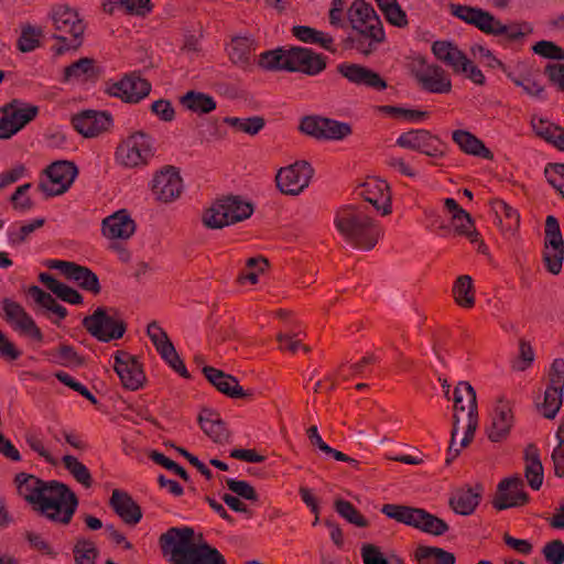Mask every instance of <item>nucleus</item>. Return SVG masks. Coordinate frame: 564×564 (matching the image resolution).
Wrapping results in <instances>:
<instances>
[{
  "label": "nucleus",
  "mask_w": 564,
  "mask_h": 564,
  "mask_svg": "<svg viewBox=\"0 0 564 564\" xmlns=\"http://www.w3.org/2000/svg\"><path fill=\"white\" fill-rule=\"evenodd\" d=\"M456 302L463 307H471L475 304L473 294V280L469 275H460L453 289Z\"/></svg>",
  "instance_id": "obj_46"
},
{
  "label": "nucleus",
  "mask_w": 564,
  "mask_h": 564,
  "mask_svg": "<svg viewBox=\"0 0 564 564\" xmlns=\"http://www.w3.org/2000/svg\"><path fill=\"white\" fill-rule=\"evenodd\" d=\"M151 85L135 74L127 75L121 80L108 87L111 96L121 98L127 102H138L149 95Z\"/></svg>",
  "instance_id": "obj_18"
},
{
  "label": "nucleus",
  "mask_w": 564,
  "mask_h": 564,
  "mask_svg": "<svg viewBox=\"0 0 564 564\" xmlns=\"http://www.w3.org/2000/svg\"><path fill=\"white\" fill-rule=\"evenodd\" d=\"M453 140L458 147L466 153L476 156L490 159L491 152L485 147V144L471 133L465 130H456L453 132Z\"/></svg>",
  "instance_id": "obj_36"
},
{
  "label": "nucleus",
  "mask_w": 564,
  "mask_h": 564,
  "mask_svg": "<svg viewBox=\"0 0 564 564\" xmlns=\"http://www.w3.org/2000/svg\"><path fill=\"white\" fill-rule=\"evenodd\" d=\"M419 79L422 86L435 94H445L451 91L452 82L447 73L438 65L429 64L420 73Z\"/></svg>",
  "instance_id": "obj_26"
},
{
  "label": "nucleus",
  "mask_w": 564,
  "mask_h": 564,
  "mask_svg": "<svg viewBox=\"0 0 564 564\" xmlns=\"http://www.w3.org/2000/svg\"><path fill=\"white\" fill-rule=\"evenodd\" d=\"M314 170L306 161H297L279 170L275 181L279 189L288 195H299L308 186Z\"/></svg>",
  "instance_id": "obj_9"
},
{
  "label": "nucleus",
  "mask_w": 564,
  "mask_h": 564,
  "mask_svg": "<svg viewBox=\"0 0 564 564\" xmlns=\"http://www.w3.org/2000/svg\"><path fill=\"white\" fill-rule=\"evenodd\" d=\"M544 262L552 274L561 272L564 259V241L560 225L554 216H547L545 221Z\"/></svg>",
  "instance_id": "obj_12"
},
{
  "label": "nucleus",
  "mask_w": 564,
  "mask_h": 564,
  "mask_svg": "<svg viewBox=\"0 0 564 564\" xmlns=\"http://www.w3.org/2000/svg\"><path fill=\"white\" fill-rule=\"evenodd\" d=\"M45 173L46 176L39 186L45 194L54 196L68 189L77 175V169L68 161H57L52 163Z\"/></svg>",
  "instance_id": "obj_11"
},
{
  "label": "nucleus",
  "mask_w": 564,
  "mask_h": 564,
  "mask_svg": "<svg viewBox=\"0 0 564 564\" xmlns=\"http://www.w3.org/2000/svg\"><path fill=\"white\" fill-rule=\"evenodd\" d=\"M336 511L340 517L346 519L348 522L364 528L367 525V520L357 511V509L348 501L337 499L335 501Z\"/></svg>",
  "instance_id": "obj_55"
},
{
  "label": "nucleus",
  "mask_w": 564,
  "mask_h": 564,
  "mask_svg": "<svg viewBox=\"0 0 564 564\" xmlns=\"http://www.w3.org/2000/svg\"><path fill=\"white\" fill-rule=\"evenodd\" d=\"M416 558L420 564H455L453 553L433 546H420L416 550Z\"/></svg>",
  "instance_id": "obj_41"
},
{
  "label": "nucleus",
  "mask_w": 564,
  "mask_h": 564,
  "mask_svg": "<svg viewBox=\"0 0 564 564\" xmlns=\"http://www.w3.org/2000/svg\"><path fill=\"white\" fill-rule=\"evenodd\" d=\"M110 6H120L127 12L137 15H144L151 11L150 0H109Z\"/></svg>",
  "instance_id": "obj_59"
},
{
  "label": "nucleus",
  "mask_w": 564,
  "mask_h": 564,
  "mask_svg": "<svg viewBox=\"0 0 564 564\" xmlns=\"http://www.w3.org/2000/svg\"><path fill=\"white\" fill-rule=\"evenodd\" d=\"M300 128L306 134L330 140H341L351 132L348 123L324 117H305Z\"/></svg>",
  "instance_id": "obj_13"
},
{
  "label": "nucleus",
  "mask_w": 564,
  "mask_h": 564,
  "mask_svg": "<svg viewBox=\"0 0 564 564\" xmlns=\"http://www.w3.org/2000/svg\"><path fill=\"white\" fill-rule=\"evenodd\" d=\"M444 206L452 214V223L456 231L459 235L466 236L471 242H476L478 232L473 228L470 215L454 198H446Z\"/></svg>",
  "instance_id": "obj_29"
},
{
  "label": "nucleus",
  "mask_w": 564,
  "mask_h": 564,
  "mask_svg": "<svg viewBox=\"0 0 564 564\" xmlns=\"http://www.w3.org/2000/svg\"><path fill=\"white\" fill-rule=\"evenodd\" d=\"M259 64L269 70L301 72L310 76L326 66L321 55L302 46H281L260 54Z\"/></svg>",
  "instance_id": "obj_4"
},
{
  "label": "nucleus",
  "mask_w": 564,
  "mask_h": 564,
  "mask_svg": "<svg viewBox=\"0 0 564 564\" xmlns=\"http://www.w3.org/2000/svg\"><path fill=\"white\" fill-rule=\"evenodd\" d=\"M203 371L208 381L220 392L231 398H243L246 395V392L232 376L208 366L204 367Z\"/></svg>",
  "instance_id": "obj_31"
},
{
  "label": "nucleus",
  "mask_w": 564,
  "mask_h": 564,
  "mask_svg": "<svg viewBox=\"0 0 564 564\" xmlns=\"http://www.w3.org/2000/svg\"><path fill=\"white\" fill-rule=\"evenodd\" d=\"M495 212L500 218H505L508 221L507 227L509 230H514L519 226L520 215L518 210L503 200L496 203Z\"/></svg>",
  "instance_id": "obj_60"
},
{
  "label": "nucleus",
  "mask_w": 564,
  "mask_h": 564,
  "mask_svg": "<svg viewBox=\"0 0 564 564\" xmlns=\"http://www.w3.org/2000/svg\"><path fill=\"white\" fill-rule=\"evenodd\" d=\"M113 367L124 388L134 391L143 386L145 376L134 356L126 351H117Z\"/></svg>",
  "instance_id": "obj_16"
},
{
  "label": "nucleus",
  "mask_w": 564,
  "mask_h": 564,
  "mask_svg": "<svg viewBox=\"0 0 564 564\" xmlns=\"http://www.w3.org/2000/svg\"><path fill=\"white\" fill-rule=\"evenodd\" d=\"M293 35L304 42L310 44H318L323 48L335 52L333 47L334 40L330 35L325 34L321 31H317L311 26L306 25H297L293 28Z\"/></svg>",
  "instance_id": "obj_39"
},
{
  "label": "nucleus",
  "mask_w": 564,
  "mask_h": 564,
  "mask_svg": "<svg viewBox=\"0 0 564 564\" xmlns=\"http://www.w3.org/2000/svg\"><path fill=\"white\" fill-rule=\"evenodd\" d=\"M183 188L182 178L173 166H166L159 172L152 182V191L158 199L171 202L178 197Z\"/></svg>",
  "instance_id": "obj_20"
},
{
  "label": "nucleus",
  "mask_w": 564,
  "mask_h": 564,
  "mask_svg": "<svg viewBox=\"0 0 564 564\" xmlns=\"http://www.w3.org/2000/svg\"><path fill=\"white\" fill-rule=\"evenodd\" d=\"M527 478L532 489L538 490L543 482V467L539 457L527 465Z\"/></svg>",
  "instance_id": "obj_63"
},
{
  "label": "nucleus",
  "mask_w": 564,
  "mask_h": 564,
  "mask_svg": "<svg viewBox=\"0 0 564 564\" xmlns=\"http://www.w3.org/2000/svg\"><path fill=\"white\" fill-rule=\"evenodd\" d=\"M48 267L51 269L58 270L67 279L74 281L87 291L93 293H98L100 291L97 275L86 267L63 260H52L50 261Z\"/></svg>",
  "instance_id": "obj_17"
},
{
  "label": "nucleus",
  "mask_w": 564,
  "mask_h": 564,
  "mask_svg": "<svg viewBox=\"0 0 564 564\" xmlns=\"http://www.w3.org/2000/svg\"><path fill=\"white\" fill-rule=\"evenodd\" d=\"M39 112L36 106L13 100L0 109V139H10Z\"/></svg>",
  "instance_id": "obj_8"
},
{
  "label": "nucleus",
  "mask_w": 564,
  "mask_h": 564,
  "mask_svg": "<svg viewBox=\"0 0 564 564\" xmlns=\"http://www.w3.org/2000/svg\"><path fill=\"white\" fill-rule=\"evenodd\" d=\"M352 30L356 33L349 36L350 44L364 55H370L386 37L383 25H369Z\"/></svg>",
  "instance_id": "obj_24"
},
{
  "label": "nucleus",
  "mask_w": 564,
  "mask_h": 564,
  "mask_svg": "<svg viewBox=\"0 0 564 564\" xmlns=\"http://www.w3.org/2000/svg\"><path fill=\"white\" fill-rule=\"evenodd\" d=\"M338 73L351 84L365 86L376 90L387 88V83L372 69L355 63H340L337 66Z\"/></svg>",
  "instance_id": "obj_19"
},
{
  "label": "nucleus",
  "mask_w": 564,
  "mask_h": 564,
  "mask_svg": "<svg viewBox=\"0 0 564 564\" xmlns=\"http://www.w3.org/2000/svg\"><path fill=\"white\" fill-rule=\"evenodd\" d=\"M347 22L352 29L382 25L373 7L365 0H355L347 10Z\"/></svg>",
  "instance_id": "obj_28"
},
{
  "label": "nucleus",
  "mask_w": 564,
  "mask_h": 564,
  "mask_svg": "<svg viewBox=\"0 0 564 564\" xmlns=\"http://www.w3.org/2000/svg\"><path fill=\"white\" fill-rule=\"evenodd\" d=\"M110 505L116 513L129 524H135L142 518L139 506L127 492L115 489L110 498Z\"/></svg>",
  "instance_id": "obj_30"
},
{
  "label": "nucleus",
  "mask_w": 564,
  "mask_h": 564,
  "mask_svg": "<svg viewBox=\"0 0 564 564\" xmlns=\"http://www.w3.org/2000/svg\"><path fill=\"white\" fill-rule=\"evenodd\" d=\"M111 119L108 113L96 110H86L73 117L74 129L86 138H91L106 130Z\"/></svg>",
  "instance_id": "obj_21"
},
{
  "label": "nucleus",
  "mask_w": 564,
  "mask_h": 564,
  "mask_svg": "<svg viewBox=\"0 0 564 564\" xmlns=\"http://www.w3.org/2000/svg\"><path fill=\"white\" fill-rule=\"evenodd\" d=\"M543 554L549 564H562L564 562V543L554 540L543 547Z\"/></svg>",
  "instance_id": "obj_62"
},
{
  "label": "nucleus",
  "mask_w": 564,
  "mask_h": 564,
  "mask_svg": "<svg viewBox=\"0 0 564 564\" xmlns=\"http://www.w3.org/2000/svg\"><path fill=\"white\" fill-rule=\"evenodd\" d=\"M414 528L434 535H442L448 530L445 521L423 509H419L416 512Z\"/></svg>",
  "instance_id": "obj_40"
},
{
  "label": "nucleus",
  "mask_w": 564,
  "mask_h": 564,
  "mask_svg": "<svg viewBox=\"0 0 564 564\" xmlns=\"http://www.w3.org/2000/svg\"><path fill=\"white\" fill-rule=\"evenodd\" d=\"M152 155L150 137L137 132L123 141L116 151L117 160L128 167H134L147 162Z\"/></svg>",
  "instance_id": "obj_10"
},
{
  "label": "nucleus",
  "mask_w": 564,
  "mask_h": 564,
  "mask_svg": "<svg viewBox=\"0 0 564 564\" xmlns=\"http://www.w3.org/2000/svg\"><path fill=\"white\" fill-rule=\"evenodd\" d=\"M97 553L98 551L94 542L87 539H78L74 547V555L77 564H94Z\"/></svg>",
  "instance_id": "obj_52"
},
{
  "label": "nucleus",
  "mask_w": 564,
  "mask_h": 564,
  "mask_svg": "<svg viewBox=\"0 0 564 564\" xmlns=\"http://www.w3.org/2000/svg\"><path fill=\"white\" fill-rule=\"evenodd\" d=\"M563 402V389L547 387L542 403L543 415L546 419H554Z\"/></svg>",
  "instance_id": "obj_49"
},
{
  "label": "nucleus",
  "mask_w": 564,
  "mask_h": 564,
  "mask_svg": "<svg viewBox=\"0 0 564 564\" xmlns=\"http://www.w3.org/2000/svg\"><path fill=\"white\" fill-rule=\"evenodd\" d=\"M3 316L7 322L22 335L29 336L30 338L42 341L43 334L36 326L34 319L19 303L4 299L2 301Z\"/></svg>",
  "instance_id": "obj_15"
},
{
  "label": "nucleus",
  "mask_w": 564,
  "mask_h": 564,
  "mask_svg": "<svg viewBox=\"0 0 564 564\" xmlns=\"http://www.w3.org/2000/svg\"><path fill=\"white\" fill-rule=\"evenodd\" d=\"M224 121L236 131L245 132L250 135L257 134L264 127V120L258 116L250 118L226 117Z\"/></svg>",
  "instance_id": "obj_48"
},
{
  "label": "nucleus",
  "mask_w": 564,
  "mask_h": 564,
  "mask_svg": "<svg viewBox=\"0 0 564 564\" xmlns=\"http://www.w3.org/2000/svg\"><path fill=\"white\" fill-rule=\"evenodd\" d=\"M545 178L564 197V164L550 163L544 170Z\"/></svg>",
  "instance_id": "obj_57"
},
{
  "label": "nucleus",
  "mask_w": 564,
  "mask_h": 564,
  "mask_svg": "<svg viewBox=\"0 0 564 564\" xmlns=\"http://www.w3.org/2000/svg\"><path fill=\"white\" fill-rule=\"evenodd\" d=\"M257 43L249 34H238L232 36L228 45V55L230 61L241 67L248 68L251 65V53L256 51Z\"/></svg>",
  "instance_id": "obj_25"
},
{
  "label": "nucleus",
  "mask_w": 564,
  "mask_h": 564,
  "mask_svg": "<svg viewBox=\"0 0 564 564\" xmlns=\"http://www.w3.org/2000/svg\"><path fill=\"white\" fill-rule=\"evenodd\" d=\"M268 267V261L264 258H249L246 263V268L239 275L240 282H250L256 284L260 273L264 272Z\"/></svg>",
  "instance_id": "obj_51"
},
{
  "label": "nucleus",
  "mask_w": 564,
  "mask_h": 564,
  "mask_svg": "<svg viewBox=\"0 0 564 564\" xmlns=\"http://www.w3.org/2000/svg\"><path fill=\"white\" fill-rule=\"evenodd\" d=\"M62 460L65 468L78 482L85 487H90L91 476L88 468L84 464H82L76 457L72 455H65Z\"/></svg>",
  "instance_id": "obj_50"
},
{
  "label": "nucleus",
  "mask_w": 564,
  "mask_h": 564,
  "mask_svg": "<svg viewBox=\"0 0 564 564\" xmlns=\"http://www.w3.org/2000/svg\"><path fill=\"white\" fill-rule=\"evenodd\" d=\"M42 30L32 25L22 29L18 45L21 52L28 53L35 50L40 44Z\"/></svg>",
  "instance_id": "obj_53"
},
{
  "label": "nucleus",
  "mask_w": 564,
  "mask_h": 564,
  "mask_svg": "<svg viewBox=\"0 0 564 564\" xmlns=\"http://www.w3.org/2000/svg\"><path fill=\"white\" fill-rule=\"evenodd\" d=\"M93 72V62L91 59L84 57L78 59L77 62L70 64L65 68L64 72V82H69L72 79H83L88 77Z\"/></svg>",
  "instance_id": "obj_56"
},
{
  "label": "nucleus",
  "mask_w": 564,
  "mask_h": 564,
  "mask_svg": "<svg viewBox=\"0 0 564 564\" xmlns=\"http://www.w3.org/2000/svg\"><path fill=\"white\" fill-rule=\"evenodd\" d=\"M376 3L390 24L398 28H404L408 24L406 14L397 0H376Z\"/></svg>",
  "instance_id": "obj_43"
},
{
  "label": "nucleus",
  "mask_w": 564,
  "mask_h": 564,
  "mask_svg": "<svg viewBox=\"0 0 564 564\" xmlns=\"http://www.w3.org/2000/svg\"><path fill=\"white\" fill-rule=\"evenodd\" d=\"M432 52L435 57L451 67L454 73L464 69L462 63L467 57L454 43L449 41H435L432 44Z\"/></svg>",
  "instance_id": "obj_32"
},
{
  "label": "nucleus",
  "mask_w": 564,
  "mask_h": 564,
  "mask_svg": "<svg viewBox=\"0 0 564 564\" xmlns=\"http://www.w3.org/2000/svg\"><path fill=\"white\" fill-rule=\"evenodd\" d=\"M51 18L57 31L72 35L69 39L62 35L56 36L62 43L57 53L63 54L66 51L77 48L82 43L80 36L84 32V25L78 14L72 8L61 4L52 10Z\"/></svg>",
  "instance_id": "obj_6"
},
{
  "label": "nucleus",
  "mask_w": 564,
  "mask_h": 564,
  "mask_svg": "<svg viewBox=\"0 0 564 564\" xmlns=\"http://www.w3.org/2000/svg\"><path fill=\"white\" fill-rule=\"evenodd\" d=\"M377 110L395 119H402L408 122H420L426 118L427 112L408 109L399 106H378Z\"/></svg>",
  "instance_id": "obj_47"
},
{
  "label": "nucleus",
  "mask_w": 564,
  "mask_h": 564,
  "mask_svg": "<svg viewBox=\"0 0 564 564\" xmlns=\"http://www.w3.org/2000/svg\"><path fill=\"white\" fill-rule=\"evenodd\" d=\"M28 295L32 297L39 305L57 315L59 319L65 318L67 310L58 304L50 293L44 292L36 285L28 289Z\"/></svg>",
  "instance_id": "obj_42"
},
{
  "label": "nucleus",
  "mask_w": 564,
  "mask_h": 564,
  "mask_svg": "<svg viewBox=\"0 0 564 564\" xmlns=\"http://www.w3.org/2000/svg\"><path fill=\"white\" fill-rule=\"evenodd\" d=\"M534 52L545 58L562 61L564 59V50L553 42L540 41L534 47Z\"/></svg>",
  "instance_id": "obj_61"
},
{
  "label": "nucleus",
  "mask_w": 564,
  "mask_h": 564,
  "mask_svg": "<svg viewBox=\"0 0 564 564\" xmlns=\"http://www.w3.org/2000/svg\"><path fill=\"white\" fill-rule=\"evenodd\" d=\"M431 140L432 135L426 130H410L400 134L395 144L404 149L416 150L426 155L433 156V153L425 149V145H427Z\"/></svg>",
  "instance_id": "obj_35"
},
{
  "label": "nucleus",
  "mask_w": 564,
  "mask_h": 564,
  "mask_svg": "<svg viewBox=\"0 0 564 564\" xmlns=\"http://www.w3.org/2000/svg\"><path fill=\"white\" fill-rule=\"evenodd\" d=\"M200 429L216 443H224L228 440L229 433L217 413L205 409L198 415Z\"/></svg>",
  "instance_id": "obj_34"
},
{
  "label": "nucleus",
  "mask_w": 564,
  "mask_h": 564,
  "mask_svg": "<svg viewBox=\"0 0 564 564\" xmlns=\"http://www.w3.org/2000/svg\"><path fill=\"white\" fill-rule=\"evenodd\" d=\"M475 26L487 34L501 36L508 40L522 39L532 31V28L528 23L503 24L491 13L482 9H480L477 15Z\"/></svg>",
  "instance_id": "obj_14"
},
{
  "label": "nucleus",
  "mask_w": 564,
  "mask_h": 564,
  "mask_svg": "<svg viewBox=\"0 0 564 564\" xmlns=\"http://www.w3.org/2000/svg\"><path fill=\"white\" fill-rule=\"evenodd\" d=\"M44 224V219H35L32 223L19 226L17 224L11 225L8 228L9 239L12 243L19 245L23 242L29 235L40 228Z\"/></svg>",
  "instance_id": "obj_54"
},
{
  "label": "nucleus",
  "mask_w": 564,
  "mask_h": 564,
  "mask_svg": "<svg viewBox=\"0 0 564 564\" xmlns=\"http://www.w3.org/2000/svg\"><path fill=\"white\" fill-rule=\"evenodd\" d=\"M301 330L296 329H290L285 330L284 333H280L278 335L280 349L296 352L299 348H303L305 351H308V347L301 345V339L299 338Z\"/></svg>",
  "instance_id": "obj_58"
},
{
  "label": "nucleus",
  "mask_w": 564,
  "mask_h": 564,
  "mask_svg": "<svg viewBox=\"0 0 564 564\" xmlns=\"http://www.w3.org/2000/svg\"><path fill=\"white\" fill-rule=\"evenodd\" d=\"M14 481L19 494L29 502L39 505L47 518L62 523L70 521L78 501L68 487L56 480L44 481L25 473L18 474Z\"/></svg>",
  "instance_id": "obj_1"
},
{
  "label": "nucleus",
  "mask_w": 564,
  "mask_h": 564,
  "mask_svg": "<svg viewBox=\"0 0 564 564\" xmlns=\"http://www.w3.org/2000/svg\"><path fill=\"white\" fill-rule=\"evenodd\" d=\"M252 214L250 204L235 196L217 200L204 215V224L209 228H223L241 221Z\"/></svg>",
  "instance_id": "obj_5"
},
{
  "label": "nucleus",
  "mask_w": 564,
  "mask_h": 564,
  "mask_svg": "<svg viewBox=\"0 0 564 564\" xmlns=\"http://www.w3.org/2000/svg\"><path fill=\"white\" fill-rule=\"evenodd\" d=\"M417 510L419 508H411L406 506H398L391 503L383 505L381 508V512L386 514L388 518L394 519L398 522L411 527H414Z\"/></svg>",
  "instance_id": "obj_45"
},
{
  "label": "nucleus",
  "mask_w": 564,
  "mask_h": 564,
  "mask_svg": "<svg viewBox=\"0 0 564 564\" xmlns=\"http://www.w3.org/2000/svg\"><path fill=\"white\" fill-rule=\"evenodd\" d=\"M160 546L171 564H226L220 552L207 543L194 542L191 527H173L160 536Z\"/></svg>",
  "instance_id": "obj_2"
},
{
  "label": "nucleus",
  "mask_w": 564,
  "mask_h": 564,
  "mask_svg": "<svg viewBox=\"0 0 564 564\" xmlns=\"http://www.w3.org/2000/svg\"><path fill=\"white\" fill-rule=\"evenodd\" d=\"M335 226L351 247L364 251L371 250L382 235L379 225L361 206H347L338 210Z\"/></svg>",
  "instance_id": "obj_3"
},
{
  "label": "nucleus",
  "mask_w": 564,
  "mask_h": 564,
  "mask_svg": "<svg viewBox=\"0 0 564 564\" xmlns=\"http://www.w3.org/2000/svg\"><path fill=\"white\" fill-rule=\"evenodd\" d=\"M464 399H467L468 401V411H470V414H477L476 391L468 382L460 381L455 388L453 397L456 410H465L463 404Z\"/></svg>",
  "instance_id": "obj_44"
},
{
  "label": "nucleus",
  "mask_w": 564,
  "mask_h": 564,
  "mask_svg": "<svg viewBox=\"0 0 564 564\" xmlns=\"http://www.w3.org/2000/svg\"><path fill=\"white\" fill-rule=\"evenodd\" d=\"M359 195L370 203L382 215H388L390 209V194L388 185L381 180H369L365 182L359 189Z\"/></svg>",
  "instance_id": "obj_23"
},
{
  "label": "nucleus",
  "mask_w": 564,
  "mask_h": 564,
  "mask_svg": "<svg viewBox=\"0 0 564 564\" xmlns=\"http://www.w3.org/2000/svg\"><path fill=\"white\" fill-rule=\"evenodd\" d=\"M134 229L133 220L124 210H119L102 220V232L110 239H127Z\"/></svg>",
  "instance_id": "obj_27"
},
{
  "label": "nucleus",
  "mask_w": 564,
  "mask_h": 564,
  "mask_svg": "<svg viewBox=\"0 0 564 564\" xmlns=\"http://www.w3.org/2000/svg\"><path fill=\"white\" fill-rule=\"evenodd\" d=\"M523 481L520 478H507L498 486L495 507L499 510L523 505L527 501Z\"/></svg>",
  "instance_id": "obj_22"
},
{
  "label": "nucleus",
  "mask_w": 564,
  "mask_h": 564,
  "mask_svg": "<svg viewBox=\"0 0 564 564\" xmlns=\"http://www.w3.org/2000/svg\"><path fill=\"white\" fill-rule=\"evenodd\" d=\"M361 557L365 564H391L383 556L380 549L373 544H364L361 546Z\"/></svg>",
  "instance_id": "obj_64"
},
{
  "label": "nucleus",
  "mask_w": 564,
  "mask_h": 564,
  "mask_svg": "<svg viewBox=\"0 0 564 564\" xmlns=\"http://www.w3.org/2000/svg\"><path fill=\"white\" fill-rule=\"evenodd\" d=\"M181 104L196 113H209L216 109L215 99L204 93L191 90L181 98Z\"/></svg>",
  "instance_id": "obj_38"
},
{
  "label": "nucleus",
  "mask_w": 564,
  "mask_h": 564,
  "mask_svg": "<svg viewBox=\"0 0 564 564\" xmlns=\"http://www.w3.org/2000/svg\"><path fill=\"white\" fill-rule=\"evenodd\" d=\"M480 492L473 488L460 489L451 498V506L455 512L468 516L478 506Z\"/></svg>",
  "instance_id": "obj_37"
},
{
  "label": "nucleus",
  "mask_w": 564,
  "mask_h": 564,
  "mask_svg": "<svg viewBox=\"0 0 564 564\" xmlns=\"http://www.w3.org/2000/svg\"><path fill=\"white\" fill-rule=\"evenodd\" d=\"M511 425L512 414L510 409L503 403L498 404L491 417V425L487 431L488 437L492 442H500L509 434Z\"/></svg>",
  "instance_id": "obj_33"
},
{
  "label": "nucleus",
  "mask_w": 564,
  "mask_h": 564,
  "mask_svg": "<svg viewBox=\"0 0 564 564\" xmlns=\"http://www.w3.org/2000/svg\"><path fill=\"white\" fill-rule=\"evenodd\" d=\"M83 325L90 335L105 343L121 338L126 330L122 321L104 307H98L91 315L86 316Z\"/></svg>",
  "instance_id": "obj_7"
}]
</instances>
